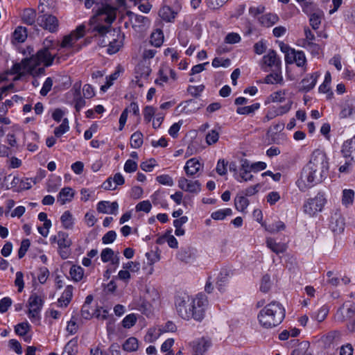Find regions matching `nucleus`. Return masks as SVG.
<instances>
[{"instance_id":"15","label":"nucleus","mask_w":355,"mask_h":355,"mask_svg":"<svg viewBox=\"0 0 355 355\" xmlns=\"http://www.w3.org/2000/svg\"><path fill=\"white\" fill-rule=\"evenodd\" d=\"M341 152L344 157L355 162V137L343 143Z\"/></svg>"},{"instance_id":"9","label":"nucleus","mask_w":355,"mask_h":355,"mask_svg":"<svg viewBox=\"0 0 355 355\" xmlns=\"http://www.w3.org/2000/svg\"><path fill=\"white\" fill-rule=\"evenodd\" d=\"M208 306L207 297L202 293H199L194 298L193 304L191 308V318L196 321H201L205 317V310Z\"/></svg>"},{"instance_id":"38","label":"nucleus","mask_w":355,"mask_h":355,"mask_svg":"<svg viewBox=\"0 0 355 355\" xmlns=\"http://www.w3.org/2000/svg\"><path fill=\"white\" fill-rule=\"evenodd\" d=\"M259 107L260 103H256L249 106L239 107L237 108L236 112L239 114L248 115L254 113Z\"/></svg>"},{"instance_id":"51","label":"nucleus","mask_w":355,"mask_h":355,"mask_svg":"<svg viewBox=\"0 0 355 355\" xmlns=\"http://www.w3.org/2000/svg\"><path fill=\"white\" fill-rule=\"evenodd\" d=\"M119 72L115 71L109 76L106 77V83L105 85H102L101 87V90L103 92H106L107 89L113 85L114 80H116L119 77Z\"/></svg>"},{"instance_id":"43","label":"nucleus","mask_w":355,"mask_h":355,"mask_svg":"<svg viewBox=\"0 0 355 355\" xmlns=\"http://www.w3.org/2000/svg\"><path fill=\"white\" fill-rule=\"evenodd\" d=\"M265 230L270 233L278 232L285 229V225L282 221H277L269 225H264Z\"/></svg>"},{"instance_id":"3","label":"nucleus","mask_w":355,"mask_h":355,"mask_svg":"<svg viewBox=\"0 0 355 355\" xmlns=\"http://www.w3.org/2000/svg\"><path fill=\"white\" fill-rule=\"evenodd\" d=\"M285 317V309L277 302H272L262 309L258 314L260 324L269 329L278 326Z\"/></svg>"},{"instance_id":"7","label":"nucleus","mask_w":355,"mask_h":355,"mask_svg":"<svg viewBox=\"0 0 355 355\" xmlns=\"http://www.w3.org/2000/svg\"><path fill=\"white\" fill-rule=\"evenodd\" d=\"M93 10H95L94 18H95L96 21L98 22L104 21L108 24H111L116 19V7L111 6L107 3L102 4L96 9L94 8Z\"/></svg>"},{"instance_id":"26","label":"nucleus","mask_w":355,"mask_h":355,"mask_svg":"<svg viewBox=\"0 0 355 355\" xmlns=\"http://www.w3.org/2000/svg\"><path fill=\"white\" fill-rule=\"evenodd\" d=\"M266 245L268 248H270L273 252L276 253L277 254L283 253L286 250V246L285 244L277 243L272 238H267Z\"/></svg>"},{"instance_id":"22","label":"nucleus","mask_w":355,"mask_h":355,"mask_svg":"<svg viewBox=\"0 0 355 355\" xmlns=\"http://www.w3.org/2000/svg\"><path fill=\"white\" fill-rule=\"evenodd\" d=\"M355 115V100H347L343 105L340 112V118H347Z\"/></svg>"},{"instance_id":"6","label":"nucleus","mask_w":355,"mask_h":355,"mask_svg":"<svg viewBox=\"0 0 355 355\" xmlns=\"http://www.w3.org/2000/svg\"><path fill=\"white\" fill-rule=\"evenodd\" d=\"M326 202L327 199L324 193L319 191L315 198H309L304 202L303 205L304 211L310 216H313L316 213L322 211Z\"/></svg>"},{"instance_id":"31","label":"nucleus","mask_w":355,"mask_h":355,"mask_svg":"<svg viewBox=\"0 0 355 355\" xmlns=\"http://www.w3.org/2000/svg\"><path fill=\"white\" fill-rule=\"evenodd\" d=\"M286 92L284 90H279L272 93L265 101V104L272 103H283L285 101Z\"/></svg>"},{"instance_id":"35","label":"nucleus","mask_w":355,"mask_h":355,"mask_svg":"<svg viewBox=\"0 0 355 355\" xmlns=\"http://www.w3.org/2000/svg\"><path fill=\"white\" fill-rule=\"evenodd\" d=\"M292 58L297 67H304L306 62L305 54L302 51L292 50Z\"/></svg>"},{"instance_id":"28","label":"nucleus","mask_w":355,"mask_h":355,"mask_svg":"<svg viewBox=\"0 0 355 355\" xmlns=\"http://www.w3.org/2000/svg\"><path fill=\"white\" fill-rule=\"evenodd\" d=\"M44 304V300L41 297L38 296L36 293H33L28 299V305L29 309H33L35 310H42Z\"/></svg>"},{"instance_id":"37","label":"nucleus","mask_w":355,"mask_h":355,"mask_svg":"<svg viewBox=\"0 0 355 355\" xmlns=\"http://www.w3.org/2000/svg\"><path fill=\"white\" fill-rule=\"evenodd\" d=\"M143 144V134L137 131L130 137V146L133 148H139Z\"/></svg>"},{"instance_id":"52","label":"nucleus","mask_w":355,"mask_h":355,"mask_svg":"<svg viewBox=\"0 0 355 355\" xmlns=\"http://www.w3.org/2000/svg\"><path fill=\"white\" fill-rule=\"evenodd\" d=\"M304 46L308 51H309L311 53L312 55H319L320 51V47L319 44L309 41L304 42Z\"/></svg>"},{"instance_id":"27","label":"nucleus","mask_w":355,"mask_h":355,"mask_svg":"<svg viewBox=\"0 0 355 355\" xmlns=\"http://www.w3.org/2000/svg\"><path fill=\"white\" fill-rule=\"evenodd\" d=\"M73 197L72 189L70 187H64L61 189L58 196V201L61 205H64L67 202H69Z\"/></svg>"},{"instance_id":"29","label":"nucleus","mask_w":355,"mask_h":355,"mask_svg":"<svg viewBox=\"0 0 355 355\" xmlns=\"http://www.w3.org/2000/svg\"><path fill=\"white\" fill-rule=\"evenodd\" d=\"M150 44L155 47L161 46L164 42V33L162 31L156 29L150 35Z\"/></svg>"},{"instance_id":"53","label":"nucleus","mask_w":355,"mask_h":355,"mask_svg":"<svg viewBox=\"0 0 355 355\" xmlns=\"http://www.w3.org/2000/svg\"><path fill=\"white\" fill-rule=\"evenodd\" d=\"M293 105V101L291 100H288L287 103L284 105H279L278 107H275V110L277 113H278V116H282L288 113L291 109V106Z\"/></svg>"},{"instance_id":"40","label":"nucleus","mask_w":355,"mask_h":355,"mask_svg":"<svg viewBox=\"0 0 355 355\" xmlns=\"http://www.w3.org/2000/svg\"><path fill=\"white\" fill-rule=\"evenodd\" d=\"M354 191L352 189H344L343 191L342 203L347 207L354 202Z\"/></svg>"},{"instance_id":"10","label":"nucleus","mask_w":355,"mask_h":355,"mask_svg":"<svg viewBox=\"0 0 355 355\" xmlns=\"http://www.w3.org/2000/svg\"><path fill=\"white\" fill-rule=\"evenodd\" d=\"M40 15L37 17V24L44 30L54 33L58 31L59 21L52 15L44 13V9L40 10Z\"/></svg>"},{"instance_id":"39","label":"nucleus","mask_w":355,"mask_h":355,"mask_svg":"<svg viewBox=\"0 0 355 355\" xmlns=\"http://www.w3.org/2000/svg\"><path fill=\"white\" fill-rule=\"evenodd\" d=\"M60 220L65 229H71L73 227V216L69 211H66L62 214Z\"/></svg>"},{"instance_id":"4","label":"nucleus","mask_w":355,"mask_h":355,"mask_svg":"<svg viewBox=\"0 0 355 355\" xmlns=\"http://www.w3.org/2000/svg\"><path fill=\"white\" fill-rule=\"evenodd\" d=\"M93 31L97 32L104 37L102 43H104L105 46L107 43L105 39L108 40L107 51L110 55L117 53L123 45L125 35L120 31H112L109 26L98 24L94 27Z\"/></svg>"},{"instance_id":"21","label":"nucleus","mask_w":355,"mask_h":355,"mask_svg":"<svg viewBox=\"0 0 355 355\" xmlns=\"http://www.w3.org/2000/svg\"><path fill=\"white\" fill-rule=\"evenodd\" d=\"M263 61L268 67H275L279 69L281 65V60L274 50H270L268 54L263 57Z\"/></svg>"},{"instance_id":"47","label":"nucleus","mask_w":355,"mask_h":355,"mask_svg":"<svg viewBox=\"0 0 355 355\" xmlns=\"http://www.w3.org/2000/svg\"><path fill=\"white\" fill-rule=\"evenodd\" d=\"M234 205L237 210L243 211L248 205V200L245 196H237Z\"/></svg>"},{"instance_id":"61","label":"nucleus","mask_w":355,"mask_h":355,"mask_svg":"<svg viewBox=\"0 0 355 355\" xmlns=\"http://www.w3.org/2000/svg\"><path fill=\"white\" fill-rule=\"evenodd\" d=\"M114 251L111 248H105L101 253V260L103 263L110 261L114 256Z\"/></svg>"},{"instance_id":"25","label":"nucleus","mask_w":355,"mask_h":355,"mask_svg":"<svg viewBox=\"0 0 355 355\" xmlns=\"http://www.w3.org/2000/svg\"><path fill=\"white\" fill-rule=\"evenodd\" d=\"M36 11L32 8H26L24 10L21 19L26 24L33 25L37 22Z\"/></svg>"},{"instance_id":"18","label":"nucleus","mask_w":355,"mask_h":355,"mask_svg":"<svg viewBox=\"0 0 355 355\" xmlns=\"http://www.w3.org/2000/svg\"><path fill=\"white\" fill-rule=\"evenodd\" d=\"M319 76L320 73L315 72L311 74L309 77L306 76L303 78L300 83L301 87L300 90L304 92H308L311 90L315 87Z\"/></svg>"},{"instance_id":"1","label":"nucleus","mask_w":355,"mask_h":355,"mask_svg":"<svg viewBox=\"0 0 355 355\" xmlns=\"http://www.w3.org/2000/svg\"><path fill=\"white\" fill-rule=\"evenodd\" d=\"M329 171V159L320 150H314L309 162L303 167L297 185L300 190L322 182L327 178Z\"/></svg>"},{"instance_id":"16","label":"nucleus","mask_w":355,"mask_h":355,"mask_svg":"<svg viewBox=\"0 0 355 355\" xmlns=\"http://www.w3.org/2000/svg\"><path fill=\"white\" fill-rule=\"evenodd\" d=\"M119 209L117 202L100 201L97 204L96 209L99 213L116 215Z\"/></svg>"},{"instance_id":"46","label":"nucleus","mask_w":355,"mask_h":355,"mask_svg":"<svg viewBox=\"0 0 355 355\" xmlns=\"http://www.w3.org/2000/svg\"><path fill=\"white\" fill-rule=\"evenodd\" d=\"M69 273L73 280L78 282L83 278V269L80 266H73L70 269Z\"/></svg>"},{"instance_id":"60","label":"nucleus","mask_w":355,"mask_h":355,"mask_svg":"<svg viewBox=\"0 0 355 355\" xmlns=\"http://www.w3.org/2000/svg\"><path fill=\"white\" fill-rule=\"evenodd\" d=\"M155 110L153 107L147 105L144 110V118L145 121L149 123L155 115Z\"/></svg>"},{"instance_id":"34","label":"nucleus","mask_w":355,"mask_h":355,"mask_svg":"<svg viewBox=\"0 0 355 355\" xmlns=\"http://www.w3.org/2000/svg\"><path fill=\"white\" fill-rule=\"evenodd\" d=\"M78 344L75 340H69L64 346L62 355H77Z\"/></svg>"},{"instance_id":"2","label":"nucleus","mask_w":355,"mask_h":355,"mask_svg":"<svg viewBox=\"0 0 355 355\" xmlns=\"http://www.w3.org/2000/svg\"><path fill=\"white\" fill-rule=\"evenodd\" d=\"M55 57V55H53L50 52L49 46L46 44L35 55H32L29 58L24 59L19 63L14 64L11 69L12 73L22 75L26 71L31 73L40 64L49 67L53 64Z\"/></svg>"},{"instance_id":"30","label":"nucleus","mask_w":355,"mask_h":355,"mask_svg":"<svg viewBox=\"0 0 355 355\" xmlns=\"http://www.w3.org/2000/svg\"><path fill=\"white\" fill-rule=\"evenodd\" d=\"M58 245L60 250L69 248L71 246V241L67 232L62 231L58 232Z\"/></svg>"},{"instance_id":"42","label":"nucleus","mask_w":355,"mask_h":355,"mask_svg":"<svg viewBox=\"0 0 355 355\" xmlns=\"http://www.w3.org/2000/svg\"><path fill=\"white\" fill-rule=\"evenodd\" d=\"M69 121L67 118L62 120V123L54 130V135L56 137H61L63 134L69 131Z\"/></svg>"},{"instance_id":"44","label":"nucleus","mask_w":355,"mask_h":355,"mask_svg":"<svg viewBox=\"0 0 355 355\" xmlns=\"http://www.w3.org/2000/svg\"><path fill=\"white\" fill-rule=\"evenodd\" d=\"M192 252L189 248H182L178 252V258L184 262H189L191 259Z\"/></svg>"},{"instance_id":"41","label":"nucleus","mask_w":355,"mask_h":355,"mask_svg":"<svg viewBox=\"0 0 355 355\" xmlns=\"http://www.w3.org/2000/svg\"><path fill=\"white\" fill-rule=\"evenodd\" d=\"M232 214V211L230 208H226L224 209H219L216 211L211 213V217L214 220H223L226 216H230Z\"/></svg>"},{"instance_id":"56","label":"nucleus","mask_w":355,"mask_h":355,"mask_svg":"<svg viewBox=\"0 0 355 355\" xmlns=\"http://www.w3.org/2000/svg\"><path fill=\"white\" fill-rule=\"evenodd\" d=\"M152 208V205L149 200H144L140 202L136 205V211H144L146 213L150 212Z\"/></svg>"},{"instance_id":"45","label":"nucleus","mask_w":355,"mask_h":355,"mask_svg":"<svg viewBox=\"0 0 355 355\" xmlns=\"http://www.w3.org/2000/svg\"><path fill=\"white\" fill-rule=\"evenodd\" d=\"M201 191V184L198 180H189L185 191L197 194Z\"/></svg>"},{"instance_id":"58","label":"nucleus","mask_w":355,"mask_h":355,"mask_svg":"<svg viewBox=\"0 0 355 355\" xmlns=\"http://www.w3.org/2000/svg\"><path fill=\"white\" fill-rule=\"evenodd\" d=\"M156 180L161 184L167 185V186H173V180L168 175H158L156 178Z\"/></svg>"},{"instance_id":"50","label":"nucleus","mask_w":355,"mask_h":355,"mask_svg":"<svg viewBox=\"0 0 355 355\" xmlns=\"http://www.w3.org/2000/svg\"><path fill=\"white\" fill-rule=\"evenodd\" d=\"M137 322V317L134 313L127 315L122 320V325L124 328L130 329L133 327Z\"/></svg>"},{"instance_id":"17","label":"nucleus","mask_w":355,"mask_h":355,"mask_svg":"<svg viewBox=\"0 0 355 355\" xmlns=\"http://www.w3.org/2000/svg\"><path fill=\"white\" fill-rule=\"evenodd\" d=\"M190 345L193 351V355H203L210 347L211 343L205 338H201L192 342Z\"/></svg>"},{"instance_id":"24","label":"nucleus","mask_w":355,"mask_h":355,"mask_svg":"<svg viewBox=\"0 0 355 355\" xmlns=\"http://www.w3.org/2000/svg\"><path fill=\"white\" fill-rule=\"evenodd\" d=\"M279 21V17L276 14L267 13L259 18L260 24L266 27H270Z\"/></svg>"},{"instance_id":"55","label":"nucleus","mask_w":355,"mask_h":355,"mask_svg":"<svg viewBox=\"0 0 355 355\" xmlns=\"http://www.w3.org/2000/svg\"><path fill=\"white\" fill-rule=\"evenodd\" d=\"M219 138V133L216 130H211L210 132L207 133L206 135V142L209 145L214 144L216 143Z\"/></svg>"},{"instance_id":"12","label":"nucleus","mask_w":355,"mask_h":355,"mask_svg":"<svg viewBox=\"0 0 355 355\" xmlns=\"http://www.w3.org/2000/svg\"><path fill=\"white\" fill-rule=\"evenodd\" d=\"M345 219L340 211L336 209L331 216L329 228L336 234H340L345 230Z\"/></svg>"},{"instance_id":"59","label":"nucleus","mask_w":355,"mask_h":355,"mask_svg":"<svg viewBox=\"0 0 355 355\" xmlns=\"http://www.w3.org/2000/svg\"><path fill=\"white\" fill-rule=\"evenodd\" d=\"M309 23L313 29L317 30L321 24V17L318 14L313 13L310 16Z\"/></svg>"},{"instance_id":"8","label":"nucleus","mask_w":355,"mask_h":355,"mask_svg":"<svg viewBox=\"0 0 355 355\" xmlns=\"http://www.w3.org/2000/svg\"><path fill=\"white\" fill-rule=\"evenodd\" d=\"M93 10H95L94 18H95L96 21L98 22L104 21L108 24H111L116 19V7L111 6L107 3L102 4L96 9L94 8Z\"/></svg>"},{"instance_id":"13","label":"nucleus","mask_w":355,"mask_h":355,"mask_svg":"<svg viewBox=\"0 0 355 355\" xmlns=\"http://www.w3.org/2000/svg\"><path fill=\"white\" fill-rule=\"evenodd\" d=\"M127 15L135 30H141L150 26V21L146 17L135 14L131 11H128Z\"/></svg>"},{"instance_id":"11","label":"nucleus","mask_w":355,"mask_h":355,"mask_svg":"<svg viewBox=\"0 0 355 355\" xmlns=\"http://www.w3.org/2000/svg\"><path fill=\"white\" fill-rule=\"evenodd\" d=\"M85 29V26L80 25L76 30L71 31L70 34L65 35L60 44V47L64 49L73 47L77 41L84 36Z\"/></svg>"},{"instance_id":"14","label":"nucleus","mask_w":355,"mask_h":355,"mask_svg":"<svg viewBox=\"0 0 355 355\" xmlns=\"http://www.w3.org/2000/svg\"><path fill=\"white\" fill-rule=\"evenodd\" d=\"M241 162V164L239 168V175L238 177L236 176V180L239 182L252 180L254 178L252 175L246 176V174L252 172V164H250V161L247 159H242Z\"/></svg>"},{"instance_id":"33","label":"nucleus","mask_w":355,"mask_h":355,"mask_svg":"<svg viewBox=\"0 0 355 355\" xmlns=\"http://www.w3.org/2000/svg\"><path fill=\"white\" fill-rule=\"evenodd\" d=\"M264 83L266 84H282L283 83V78L281 72L278 71L267 75Z\"/></svg>"},{"instance_id":"19","label":"nucleus","mask_w":355,"mask_h":355,"mask_svg":"<svg viewBox=\"0 0 355 355\" xmlns=\"http://www.w3.org/2000/svg\"><path fill=\"white\" fill-rule=\"evenodd\" d=\"M73 287L71 285L67 286L61 297L58 300V306L61 308H65L70 303L73 296Z\"/></svg>"},{"instance_id":"54","label":"nucleus","mask_w":355,"mask_h":355,"mask_svg":"<svg viewBox=\"0 0 355 355\" xmlns=\"http://www.w3.org/2000/svg\"><path fill=\"white\" fill-rule=\"evenodd\" d=\"M30 245L31 242L29 239H25L22 240L20 248L18 250V257L19 259H21L25 256L26 252L28 251L30 247Z\"/></svg>"},{"instance_id":"48","label":"nucleus","mask_w":355,"mask_h":355,"mask_svg":"<svg viewBox=\"0 0 355 355\" xmlns=\"http://www.w3.org/2000/svg\"><path fill=\"white\" fill-rule=\"evenodd\" d=\"M30 328H31V326L28 324V322H21L15 326V331L17 335H19L20 336H25L28 333Z\"/></svg>"},{"instance_id":"64","label":"nucleus","mask_w":355,"mask_h":355,"mask_svg":"<svg viewBox=\"0 0 355 355\" xmlns=\"http://www.w3.org/2000/svg\"><path fill=\"white\" fill-rule=\"evenodd\" d=\"M52 85L53 80L50 77L47 78L40 90V94L43 96H46L51 91Z\"/></svg>"},{"instance_id":"57","label":"nucleus","mask_w":355,"mask_h":355,"mask_svg":"<svg viewBox=\"0 0 355 355\" xmlns=\"http://www.w3.org/2000/svg\"><path fill=\"white\" fill-rule=\"evenodd\" d=\"M270 286H271V282H270V276L268 275H264L262 277L261 282V286H260L261 291L263 293H267L270 290Z\"/></svg>"},{"instance_id":"5","label":"nucleus","mask_w":355,"mask_h":355,"mask_svg":"<svg viewBox=\"0 0 355 355\" xmlns=\"http://www.w3.org/2000/svg\"><path fill=\"white\" fill-rule=\"evenodd\" d=\"M194 299L187 293H181L175 296V306L177 313L184 320H189L192 317L191 308L193 304Z\"/></svg>"},{"instance_id":"49","label":"nucleus","mask_w":355,"mask_h":355,"mask_svg":"<svg viewBox=\"0 0 355 355\" xmlns=\"http://www.w3.org/2000/svg\"><path fill=\"white\" fill-rule=\"evenodd\" d=\"M27 37L26 29L22 27H17L14 32V38L18 42H23Z\"/></svg>"},{"instance_id":"36","label":"nucleus","mask_w":355,"mask_h":355,"mask_svg":"<svg viewBox=\"0 0 355 355\" xmlns=\"http://www.w3.org/2000/svg\"><path fill=\"white\" fill-rule=\"evenodd\" d=\"M138 347V340L135 337L128 338L123 345V349L126 352H135Z\"/></svg>"},{"instance_id":"63","label":"nucleus","mask_w":355,"mask_h":355,"mask_svg":"<svg viewBox=\"0 0 355 355\" xmlns=\"http://www.w3.org/2000/svg\"><path fill=\"white\" fill-rule=\"evenodd\" d=\"M12 300L8 297H5L0 300V313H6L12 305Z\"/></svg>"},{"instance_id":"20","label":"nucleus","mask_w":355,"mask_h":355,"mask_svg":"<svg viewBox=\"0 0 355 355\" xmlns=\"http://www.w3.org/2000/svg\"><path fill=\"white\" fill-rule=\"evenodd\" d=\"M177 15L178 12L168 6H164L159 10V16L166 22H173Z\"/></svg>"},{"instance_id":"32","label":"nucleus","mask_w":355,"mask_h":355,"mask_svg":"<svg viewBox=\"0 0 355 355\" xmlns=\"http://www.w3.org/2000/svg\"><path fill=\"white\" fill-rule=\"evenodd\" d=\"M229 271L227 269L222 270L217 277V288L220 292L224 291V286L228 281Z\"/></svg>"},{"instance_id":"23","label":"nucleus","mask_w":355,"mask_h":355,"mask_svg":"<svg viewBox=\"0 0 355 355\" xmlns=\"http://www.w3.org/2000/svg\"><path fill=\"white\" fill-rule=\"evenodd\" d=\"M200 168V164L196 158L189 159L184 167L186 174L188 176L196 175Z\"/></svg>"},{"instance_id":"62","label":"nucleus","mask_w":355,"mask_h":355,"mask_svg":"<svg viewBox=\"0 0 355 355\" xmlns=\"http://www.w3.org/2000/svg\"><path fill=\"white\" fill-rule=\"evenodd\" d=\"M116 238V233L114 230L107 232L102 238L103 244H110L113 243Z\"/></svg>"}]
</instances>
